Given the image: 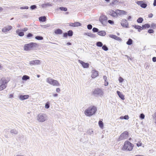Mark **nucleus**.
I'll return each instance as SVG.
<instances>
[{"label": "nucleus", "instance_id": "1", "mask_svg": "<svg viewBox=\"0 0 156 156\" xmlns=\"http://www.w3.org/2000/svg\"><path fill=\"white\" fill-rule=\"evenodd\" d=\"M97 111V108L94 106H91L88 107L84 111L85 115L87 116H90L94 114Z\"/></svg>", "mask_w": 156, "mask_h": 156}, {"label": "nucleus", "instance_id": "2", "mask_svg": "<svg viewBox=\"0 0 156 156\" xmlns=\"http://www.w3.org/2000/svg\"><path fill=\"white\" fill-rule=\"evenodd\" d=\"M133 145L129 141L126 140L124 142L122 149L123 150L131 151L133 150Z\"/></svg>", "mask_w": 156, "mask_h": 156}, {"label": "nucleus", "instance_id": "3", "mask_svg": "<svg viewBox=\"0 0 156 156\" xmlns=\"http://www.w3.org/2000/svg\"><path fill=\"white\" fill-rule=\"evenodd\" d=\"M37 45V44L36 43L31 42L25 44L24 47V49L26 51H29L36 47Z\"/></svg>", "mask_w": 156, "mask_h": 156}, {"label": "nucleus", "instance_id": "4", "mask_svg": "<svg viewBox=\"0 0 156 156\" xmlns=\"http://www.w3.org/2000/svg\"><path fill=\"white\" fill-rule=\"evenodd\" d=\"M46 81L50 84L53 86H60V84L58 81L50 77L47 78Z\"/></svg>", "mask_w": 156, "mask_h": 156}, {"label": "nucleus", "instance_id": "5", "mask_svg": "<svg viewBox=\"0 0 156 156\" xmlns=\"http://www.w3.org/2000/svg\"><path fill=\"white\" fill-rule=\"evenodd\" d=\"M129 137V133L127 131H126L122 133L120 136L119 139L122 140L127 138Z\"/></svg>", "mask_w": 156, "mask_h": 156}, {"label": "nucleus", "instance_id": "6", "mask_svg": "<svg viewBox=\"0 0 156 156\" xmlns=\"http://www.w3.org/2000/svg\"><path fill=\"white\" fill-rule=\"evenodd\" d=\"M99 21L103 25H105L107 23V18L105 15L101 16L99 18Z\"/></svg>", "mask_w": 156, "mask_h": 156}, {"label": "nucleus", "instance_id": "7", "mask_svg": "<svg viewBox=\"0 0 156 156\" xmlns=\"http://www.w3.org/2000/svg\"><path fill=\"white\" fill-rule=\"evenodd\" d=\"M37 120L41 122H43L46 120V117L42 114H39L37 116Z\"/></svg>", "mask_w": 156, "mask_h": 156}, {"label": "nucleus", "instance_id": "8", "mask_svg": "<svg viewBox=\"0 0 156 156\" xmlns=\"http://www.w3.org/2000/svg\"><path fill=\"white\" fill-rule=\"evenodd\" d=\"M93 93L94 95H102L103 94V92L102 90L99 88L95 89L93 91Z\"/></svg>", "mask_w": 156, "mask_h": 156}, {"label": "nucleus", "instance_id": "9", "mask_svg": "<svg viewBox=\"0 0 156 156\" xmlns=\"http://www.w3.org/2000/svg\"><path fill=\"white\" fill-rule=\"evenodd\" d=\"M12 28V27L11 26L9 25L2 28V31L4 33H7L10 30H11Z\"/></svg>", "mask_w": 156, "mask_h": 156}, {"label": "nucleus", "instance_id": "10", "mask_svg": "<svg viewBox=\"0 0 156 156\" xmlns=\"http://www.w3.org/2000/svg\"><path fill=\"white\" fill-rule=\"evenodd\" d=\"M81 25V23L78 22H75L74 23H69V26H70L74 27L80 26Z\"/></svg>", "mask_w": 156, "mask_h": 156}, {"label": "nucleus", "instance_id": "11", "mask_svg": "<svg viewBox=\"0 0 156 156\" xmlns=\"http://www.w3.org/2000/svg\"><path fill=\"white\" fill-rule=\"evenodd\" d=\"M136 3L140 5L142 8H145L147 5L146 4L144 3L143 2L141 1H137L136 2Z\"/></svg>", "mask_w": 156, "mask_h": 156}, {"label": "nucleus", "instance_id": "12", "mask_svg": "<svg viewBox=\"0 0 156 156\" xmlns=\"http://www.w3.org/2000/svg\"><path fill=\"white\" fill-rule=\"evenodd\" d=\"M79 62L82 65L84 68H88L89 67V64L87 63H85L80 60H78Z\"/></svg>", "mask_w": 156, "mask_h": 156}, {"label": "nucleus", "instance_id": "13", "mask_svg": "<svg viewBox=\"0 0 156 156\" xmlns=\"http://www.w3.org/2000/svg\"><path fill=\"white\" fill-rule=\"evenodd\" d=\"M98 76V72L95 70H93L91 72V76L92 78H95Z\"/></svg>", "mask_w": 156, "mask_h": 156}, {"label": "nucleus", "instance_id": "14", "mask_svg": "<svg viewBox=\"0 0 156 156\" xmlns=\"http://www.w3.org/2000/svg\"><path fill=\"white\" fill-rule=\"evenodd\" d=\"M121 24L123 27H127L128 26V23L126 20L123 19L122 20Z\"/></svg>", "mask_w": 156, "mask_h": 156}, {"label": "nucleus", "instance_id": "15", "mask_svg": "<svg viewBox=\"0 0 156 156\" xmlns=\"http://www.w3.org/2000/svg\"><path fill=\"white\" fill-rule=\"evenodd\" d=\"M117 16L118 15H124L126 14L127 12L123 10H121L119 9L116 10Z\"/></svg>", "mask_w": 156, "mask_h": 156}, {"label": "nucleus", "instance_id": "16", "mask_svg": "<svg viewBox=\"0 0 156 156\" xmlns=\"http://www.w3.org/2000/svg\"><path fill=\"white\" fill-rule=\"evenodd\" d=\"M109 14L110 15L115 17H116L117 16L116 10L115 12L112 10H110L109 12Z\"/></svg>", "mask_w": 156, "mask_h": 156}, {"label": "nucleus", "instance_id": "17", "mask_svg": "<svg viewBox=\"0 0 156 156\" xmlns=\"http://www.w3.org/2000/svg\"><path fill=\"white\" fill-rule=\"evenodd\" d=\"M16 33L20 37L23 36L24 35V33L23 31H21L19 29L17 30L16 31Z\"/></svg>", "mask_w": 156, "mask_h": 156}, {"label": "nucleus", "instance_id": "18", "mask_svg": "<svg viewBox=\"0 0 156 156\" xmlns=\"http://www.w3.org/2000/svg\"><path fill=\"white\" fill-rule=\"evenodd\" d=\"M29 97L28 95H21L20 96L19 98L20 100H23L28 98Z\"/></svg>", "mask_w": 156, "mask_h": 156}, {"label": "nucleus", "instance_id": "19", "mask_svg": "<svg viewBox=\"0 0 156 156\" xmlns=\"http://www.w3.org/2000/svg\"><path fill=\"white\" fill-rule=\"evenodd\" d=\"M40 62V61L39 60H35L31 61L30 64L32 65H35L39 64Z\"/></svg>", "mask_w": 156, "mask_h": 156}, {"label": "nucleus", "instance_id": "20", "mask_svg": "<svg viewBox=\"0 0 156 156\" xmlns=\"http://www.w3.org/2000/svg\"><path fill=\"white\" fill-rule=\"evenodd\" d=\"M117 93L119 97L122 100L125 99L124 95L122 94L120 91H118Z\"/></svg>", "mask_w": 156, "mask_h": 156}, {"label": "nucleus", "instance_id": "21", "mask_svg": "<svg viewBox=\"0 0 156 156\" xmlns=\"http://www.w3.org/2000/svg\"><path fill=\"white\" fill-rule=\"evenodd\" d=\"M55 33L57 34H60L62 33V31L61 30L58 29L55 30Z\"/></svg>", "mask_w": 156, "mask_h": 156}, {"label": "nucleus", "instance_id": "22", "mask_svg": "<svg viewBox=\"0 0 156 156\" xmlns=\"http://www.w3.org/2000/svg\"><path fill=\"white\" fill-rule=\"evenodd\" d=\"M134 27L135 29L138 30L139 31H140L142 30V27L139 25H135L134 26Z\"/></svg>", "mask_w": 156, "mask_h": 156}, {"label": "nucleus", "instance_id": "23", "mask_svg": "<svg viewBox=\"0 0 156 156\" xmlns=\"http://www.w3.org/2000/svg\"><path fill=\"white\" fill-rule=\"evenodd\" d=\"M98 34L100 36H104L106 34V32L104 31H101L98 32Z\"/></svg>", "mask_w": 156, "mask_h": 156}, {"label": "nucleus", "instance_id": "24", "mask_svg": "<svg viewBox=\"0 0 156 156\" xmlns=\"http://www.w3.org/2000/svg\"><path fill=\"white\" fill-rule=\"evenodd\" d=\"M150 25L148 23L145 24L142 26V30L145 29L146 28H149L150 27Z\"/></svg>", "mask_w": 156, "mask_h": 156}, {"label": "nucleus", "instance_id": "25", "mask_svg": "<svg viewBox=\"0 0 156 156\" xmlns=\"http://www.w3.org/2000/svg\"><path fill=\"white\" fill-rule=\"evenodd\" d=\"M39 20L42 22H44L46 21V18L45 16L40 17L39 18Z\"/></svg>", "mask_w": 156, "mask_h": 156}, {"label": "nucleus", "instance_id": "26", "mask_svg": "<svg viewBox=\"0 0 156 156\" xmlns=\"http://www.w3.org/2000/svg\"><path fill=\"white\" fill-rule=\"evenodd\" d=\"M1 81L2 84H5V85L8 82V81L5 78H2L1 80Z\"/></svg>", "mask_w": 156, "mask_h": 156}, {"label": "nucleus", "instance_id": "27", "mask_svg": "<svg viewBox=\"0 0 156 156\" xmlns=\"http://www.w3.org/2000/svg\"><path fill=\"white\" fill-rule=\"evenodd\" d=\"M6 87V85H5V84H2L0 86V91L2 90L5 88Z\"/></svg>", "mask_w": 156, "mask_h": 156}, {"label": "nucleus", "instance_id": "28", "mask_svg": "<svg viewBox=\"0 0 156 156\" xmlns=\"http://www.w3.org/2000/svg\"><path fill=\"white\" fill-rule=\"evenodd\" d=\"M98 125L99 127L101 129H103L104 126L103 123L102 121L100 120L98 122Z\"/></svg>", "mask_w": 156, "mask_h": 156}, {"label": "nucleus", "instance_id": "29", "mask_svg": "<svg viewBox=\"0 0 156 156\" xmlns=\"http://www.w3.org/2000/svg\"><path fill=\"white\" fill-rule=\"evenodd\" d=\"M109 37H110L115 40H118V38H119V37H118L117 36L113 34L110 35L109 36Z\"/></svg>", "mask_w": 156, "mask_h": 156}, {"label": "nucleus", "instance_id": "30", "mask_svg": "<svg viewBox=\"0 0 156 156\" xmlns=\"http://www.w3.org/2000/svg\"><path fill=\"white\" fill-rule=\"evenodd\" d=\"M30 78V77L27 75H24L22 77V80H26L29 79Z\"/></svg>", "mask_w": 156, "mask_h": 156}, {"label": "nucleus", "instance_id": "31", "mask_svg": "<svg viewBox=\"0 0 156 156\" xmlns=\"http://www.w3.org/2000/svg\"><path fill=\"white\" fill-rule=\"evenodd\" d=\"M133 43V41L131 39H129L128 41L127 42L126 44L128 45H130L132 44Z\"/></svg>", "mask_w": 156, "mask_h": 156}, {"label": "nucleus", "instance_id": "32", "mask_svg": "<svg viewBox=\"0 0 156 156\" xmlns=\"http://www.w3.org/2000/svg\"><path fill=\"white\" fill-rule=\"evenodd\" d=\"M143 20V19L141 17H140L137 20V22L140 23H142Z\"/></svg>", "mask_w": 156, "mask_h": 156}, {"label": "nucleus", "instance_id": "33", "mask_svg": "<svg viewBox=\"0 0 156 156\" xmlns=\"http://www.w3.org/2000/svg\"><path fill=\"white\" fill-rule=\"evenodd\" d=\"M59 9L61 11H66L67 10V9L66 8L63 7H59Z\"/></svg>", "mask_w": 156, "mask_h": 156}, {"label": "nucleus", "instance_id": "34", "mask_svg": "<svg viewBox=\"0 0 156 156\" xmlns=\"http://www.w3.org/2000/svg\"><path fill=\"white\" fill-rule=\"evenodd\" d=\"M67 34L69 36H72L73 35V32L72 30H69L68 31Z\"/></svg>", "mask_w": 156, "mask_h": 156}, {"label": "nucleus", "instance_id": "35", "mask_svg": "<svg viewBox=\"0 0 156 156\" xmlns=\"http://www.w3.org/2000/svg\"><path fill=\"white\" fill-rule=\"evenodd\" d=\"M35 38L37 40H42L43 39V37L41 36H36L35 37Z\"/></svg>", "mask_w": 156, "mask_h": 156}, {"label": "nucleus", "instance_id": "36", "mask_svg": "<svg viewBox=\"0 0 156 156\" xmlns=\"http://www.w3.org/2000/svg\"><path fill=\"white\" fill-rule=\"evenodd\" d=\"M96 45L98 47H101L102 46L103 44L102 42H98L97 43Z\"/></svg>", "mask_w": 156, "mask_h": 156}, {"label": "nucleus", "instance_id": "37", "mask_svg": "<svg viewBox=\"0 0 156 156\" xmlns=\"http://www.w3.org/2000/svg\"><path fill=\"white\" fill-rule=\"evenodd\" d=\"M102 49L105 51L108 50V48L105 45H104L102 46Z\"/></svg>", "mask_w": 156, "mask_h": 156}, {"label": "nucleus", "instance_id": "38", "mask_svg": "<svg viewBox=\"0 0 156 156\" xmlns=\"http://www.w3.org/2000/svg\"><path fill=\"white\" fill-rule=\"evenodd\" d=\"M142 145V142L140 141L139 142H138L136 144V145L138 147L141 146Z\"/></svg>", "mask_w": 156, "mask_h": 156}, {"label": "nucleus", "instance_id": "39", "mask_svg": "<svg viewBox=\"0 0 156 156\" xmlns=\"http://www.w3.org/2000/svg\"><path fill=\"white\" fill-rule=\"evenodd\" d=\"M119 80L120 83H122L124 79L121 77H120L119 79Z\"/></svg>", "mask_w": 156, "mask_h": 156}, {"label": "nucleus", "instance_id": "40", "mask_svg": "<svg viewBox=\"0 0 156 156\" xmlns=\"http://www.w3.org/2000/svg\"><path fill=\"white\" fill-rule=\"evenodd\" d=\"M30 9H34L37 8V6L35 5H31L30 7Z\"/></svg>", "mask_w": 156, "mask_h": 156}, {"label": "nucleus", "instance_id": "41", "mask_svg": "<svg viewBox=\"0 0 156 156\" xmlns=\"http://www.w3.org/2000/svg\"><path fill=\"white\" fill-rule=\"evenodd\" d=\"M153 118L155 122L156 123V112L154 114V115L153 116Z\"/></svg>", "mask_w": 156, "mask_h": 156}, {"label": "nucleus", "instance_id": "42", "mask_svg": "<svg viewBox=\"0 0 156 156\" xmlns=\"http://www.w3.org/2000/svg\"><path fill=\"white\" fill-rule=\"evenodd\" d=\"M45 107L46 108H48L49 107V103L47 102L45 104Z\"/></svg>", "mask_w": 156, "mask_h": 156}, {"label": "nucleus", "instance_id": "43", "mask_svg": "<svg viewBox=\"0 0 156 156\" xmlns=\"http://www.w3.org/2000/svg\"><path fill=\"white\" fill-rule=\"evenodd\" d=\"M98 30L97 28L94 27L93 29V31L94 32H98Z\"/></svg>", "mask_w": 156, "mask_h": 156}, {"label": "nucleus", "instance_id": "44", "mask_svg": "<svg viewBox=\"0 0 156 156\" xmlns=\"http://www.w3.org/2000/svg\"><path fill=\"white\" fill-rule=\"evenodd\" d=\"M87 28L89 30H90L92 28V26L90 24H88L87 26Z\"/></svg>", "mask_w": 156, "mask_h": 156}, {"label": "nucleus", "instance_id": "45", "mask_svg": "<svg viewBox=\"0 0 156 156\" xmlns=\"http://www.w3.org/2000/svg\"><path fill=\"white\" fill-rule=\"evenodd\" d=\"M33 35L31 33H29L27 36V37H31L33 36Z\"/></svg>", "mask_w": 156, "mask_h": 156}, {"label": "nucleus", "instance_id": "46", "mask_svg": "<svg viewBox=\"0 0 156 156\" xmlns=\"http://www.w3.org/2000/svg\"><path fill=\"white\" fill-rule=\"evenodd\" d=\"M145 117V116L143 114H141L140 115V118L142 119H144Z\"/></svg>", "mask_w": 156, "mask_h": 156}, {"label": "nucleus", "instance_id": "47", "mask_svg": "<svg viewBox=\"0 0 156 156\" xmlns=\"http://www.w3.org/2000/svg\"><path fill=\"white\" fill-rule=\"evenodd\" d=\"M118 2V1L117 0H114L112 2V3L113 4H117Z\"/></svg>", "mask_w": 156, "mask_h": 156}, {"label": "nucleus", "instance_id": "48", "mask_svg": "<svg viewBox=\"0 0 156 156\" xmlns=\"http://www.w3.org/2000/svg\"><path fill=\"white\" fill-rule=\"evenodd\" d=\"M20 9H28V7L27 6L21 7H20Z\"/></svg>", "mask_w": 156, "mask_h": 156}, {"label": "nucleus", "instance_id": "49", "mask_svg": "<svg viewBox=\"0 0 156 156\" xmlns=\"http://www.w3.org/2000/svg\"><path fill=\"white\" fill-rule=\"evenodd\" d=\"M148 32L149 33H153L154 32V30L152 29H149L148 30Z\"/></svg>", "mask_w": 156, "mask_h": 156}, {"label": "nucleus", "instance_id": "50", "mask_svg": "<svg viewBox=\"0 0 156 156\" xmlns=\"http://www.w3.org/2000/svg\"><path fill=\"white\" fill-rule=\"evenodd\" d=\"M108 82L107 81H105L104 85L105 86H107L108 85Z\"/></svg>", "mask_w": 156, "mask_h": 156}, {"label": "nucleus", "instance_id": "51", "mask_svg": "<svg viewBox=\"0 0 156 156\" xmlns=\"http://www.w3.org/2000/svg\"><path fill=\"white\" fill-rule=\"evenodd\" d=\"M129 116L128 115H126L124 116V118L125 119H129Z\"/></svg>", "mask_w": 156, "mask_h": 156}, {"label": "nucleus", "instance_id": "52", "mask_svg": "<svg viewBox=\"0 0 156 156\" xmlns=\"http://www.w3.org/2000/svg\"><path fill=\"white\" fill-rule=\"evenodd\" d=\"M68 35L67 33H65L64 34L63 37H67Z\"/></svg>", "mask_w": 156, "mask_h": 156}, {"label": "nucleus", "instance_id": "53", "mask_svg": "<svg viewBox=\"0 0 156 156\" xmlns=\"http://www.w3.org/2000/svg\"><path fill=\"white\" fill-rule=\"evenodd\" d=\"M28 30V28L27 27H25L24 28L23 30V31L24 32Z\"/></svg>", "mask_w": 156, "mask_h": 156}, {"label": "nucleus", "instance_id": "54", "mask_svg": "<svg viewBox=\"0 0 156 156\" xmlns=\"http://www.w3.org/2000/svg\"><path fill=\"white\" fill-rule=\"evenodd\" d=\"M152 61L153 62H156V57H154L152 58Z\"/></svg>", "mask_w": 156, "mask_h": 156}, {"label": "nucleus", "instance_id": "55", "mask_svg": "<svg viewBox=\"0 0 156 156\" xmlns=\"http://www.w3.org/2000/svg\"><path fill=\"white\" fill-rule=\"evenodd\" d=\"M108 22L109 23L111 24H113L114 23V22L112 21L111 20H108Z\"/></svg>", "mask_w": 156, "mask_h": 156}, {"label": "nucleus", "instance_id": "56", "mask_svg": "<svg viewBox=\"0 0 156 156\" xmlns=\"http://www.w3.org/2000/svg\"><path fill=\"white\" fill-rule=\"evenodd\" d=\"M56 91L57 92H59L60 91V89L59 88H58L56 89Z\"/></svg>", "mask_w": 156, "mask_h": 156}, {"label": "nucleus", "instance_id": "57", "mask_svg": "<svg viewBox=\"0 0 156 156\" xmlns=\"http://www.w3.org/2000/svg\"><path fill=\"white\" fill-rule=\"evenodd\" d=\"M153 16V15L152 14L150 13L149 14V15H148V17L149 18H151Z\"/></svg>", "mask_w": 156, "mask_h": 156}, {"label": "nucleus", "instance_id": "58", "mask_svg": "<svg viewBox=\"0 0 156 156\" xmlns=\"http://www.w3.org/2000/svg\"><path fill=\"white\" fill-rule=\"evenodd\" d=\"M103 79L105 80V81H107V77L106 76H103Z\"/></svg>", "mask_w": 156, "mask_h": 156}, {"label": "nucleus", "instance_id": "59", "mask_svg": "<svg viewBox=\"0 0 156 156\" xmlns=\"http://www.w3.org/2000/svg\"><path fill=\"white\" fill-rule=\"evenodd\" d=\"M13 95L12 94H10L9 95V98H13Z\"/></svg>", "mask_w": 156, "mask_h": 156}, {"label": "nucleus", "instance_id": "60", "mask_svg": "<svg viewBox=\"0 0 156 156\" xmlns=\"http://www.w3.org/2000/svg\"><path fill=\"white\" fill-rule=\"evenodd\" d=\"M153 5L154 6H156V0H154L153 3Z\"/></svg>", "mask_w": 156, "mask_h": 156}, {"label": "nucleus", "instance_id": "61", "mask_svg": "<svg viewBox=\"0 0 156 156\" xmlns=\"http://www.w3.org/2000/svg\"><path fill=\"white\" fill-rule=\"evenodd\" d=\"M58 94H53V96L54 97H57L58 96Z\"/></svg>", "mask_w": 156, "mask_h": 156}, {"label": "nucleus", "instance_id": "62", "mask_svg": "<svg viewBox=\"0 0 156 156\" xmlns=\"http://www.w3.org/2000/svg\"><path fill=\"white\" fill-rule=\"evenodd\" d=\"M67 45H71V44L70 42H68L67 43Z\"/></svg>", "mask_w": 156, "mask_h": 156}, {"label": "nucleus", "instance_id": "63", "mask_svg": "<svg viewBox=\"0 0 156 156\" xmlns=\"http://www.w3.org/2000/svg\"><path fill=\"white\" fill-rule=\"evenodd\" d=\"M131 18V16H129L128 17V20H129Z\"/></svg>", "mask_w": 156, "mask_h": 156}, {"label": "nucleus", "instance_id": "64", "mask_svg": "<svg viewBox=\"0 0 156 156\" xmlns=\"http://www.w3.org/2000/svg\"><path fill=\"white\" fill-rule=\"evenodd\" d=\"M120 119H124V117H123V116H121V117H120Z\"/></svg>", "mask_w": 156, "mask_h": 156}]
</instances>
